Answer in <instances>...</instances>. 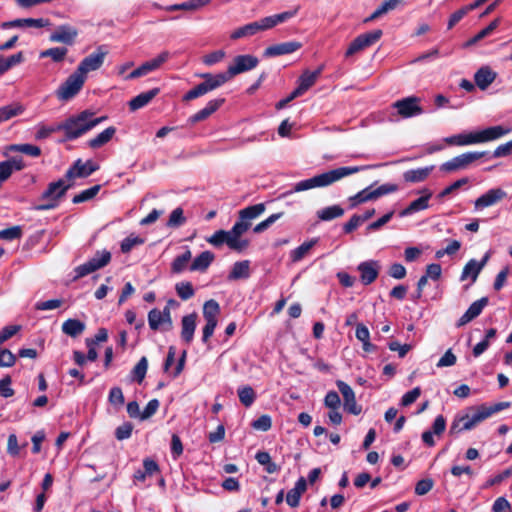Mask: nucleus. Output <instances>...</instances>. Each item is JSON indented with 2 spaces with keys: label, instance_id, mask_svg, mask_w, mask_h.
Listing matches in <instances>:
<instances>
[{
  "label": "nucleus",
  "instance_id": "1",
  "mask_svg": "<svg viewBox=\"0 0 512 512\" xmlns=\"http://www.w3.org/2000/svg\"><path fill=\"white\" fill-rule=\"evenodd\" d=\"M512 128L501 125L487 127L480 131L460 133L444 138L445 143L455 146H468L494 141L508 135Z\"/></svg>",
  "mask_w": 512,
  "mask_h": 512
},
{
  "label": "nucleus",
  "instance_id": "2",
  "mask_svg": "<svg viewBox=\"0 0 512 512\" xmlns=\"http://www.w3.org/2000/svg\"><path fill=\"white\" fill-rule=\"evenodd\" d=\"M371 166L339 167L312 178L297 182L290 193L302 192L313 188L326 187L342 178L370 168Z\"/></svg>",
  "mask_w": 512,
  "mask_h": 512
},
{
  "label": "nucleus",
  "instance_id": "3",
  "mask_svg": "<svg viewBox=\"0 0 512 512\" xmlns=\"http://www.w3.org/2000/svg\"><path fill=\"white\" fill-rule=\"evenodd\" d=\"M106 119L105 116L94 118L91 111L85 110L61 122V131H64L67 140H74L104 122Z\"/></svg>",
  "mask_w": 512,
  "mask_h": 512
},
{
  "label": "nucleus",
  "instance_id": "4",
  "mask_svg": "<svg viewBox=\"0 0 512 512\" xmlns=\"http://www.w3.org/2000/svg\"><path fill=\"white\" fill-rule=\"evenodd\" d=\"M246 232V226L235 223L229 231H216L207 238V242L215 247L225 243L231 250L242 252L249 246V240L242 238V235Z\"/></svg>",
  "mask_w": 512,
  "mask_h": 512
},
{
  "label": "nucleus",
  "instance_id": "5",
  "mask_svg": "<svg viewBox=\"0 0 512 512\" xmlns=\"http://www.w3.org/2000/svg\"><path fill=\"white\" fill-rule=\"evenodd\" d=\"M86 77L81 76L76 70L56 90V96L61 101H68L76 96L82 89Z\"/></svg>",
  "mask_w": 512,
  "mask_h": 512
},
{
  "label": "nucleus",
  "instance_id": "6",
  "mask_svg": "<svg viewBox=\"0 0 512 512\" xmlns=\"http://www.w3.org/2000/svg\"><path fill=\"white\" fill-rule=\"evenodd\" d=\"M259 64V59L250 54H242L235 56L228 65L226 73L230 80L241 74L253 70Z\"/></svg>",
  "mask_w": 512,
  "mask_h": 512
},
{
  "label": "nucleus",
  "instance_id": "7",
  "mask_svg": "<svg viewBox=\"0 0 512 512\" xmlns=\"http://www.w3.org/2000/svg\"><path fill=\"white\" fill-rule=\"evenodd\" d=\"M382 36V31L380 29H376L356 37L351 44L348 46L345 57H350L365 48L376 43Z\"/></svg>",
  "mask_w": 512,
  "mask_h": 512
},
{
  "label": "nucleus",
  "instance_id": "8",
  "mask_svg": "<svg viewBox=\"0 0 512 512\" xmlns=\"http://www.w3.org/2000/svg\"><path fill=\"white\" fill-rule=\"evenodd\" d=\"M486 152H466L443 163L440 169L445 172H453L467 168L472 162L480 159Z\"/></svg>",
  "mask_w": 512,
  "mask_h": 512
},
{
  "label": "nucleus",
  "instance_id": "9",
  "mask_svg": "<svg viewBox=\"0 0 512 512\" xmlns=\"http://www.w3.org/2000/svg\"><path fill=\"white\" fill-rule=\"evenodd\" d=\"M149 327L156 331H169L172 328L171 312L168 306H165L162 311L159 309H152L148 313Z\"/></svg>",
  "mask_w": 512,
  "mask_h": 512
},
{
  "label": "nucleus",
  "instance_id": "10",
  "mask_svg": "<svg viewBox=\"0 0 512 512\" xmlns=\"http://www.w3.org/2000/svg\"><path fill=\"white\" fill-rule=\"evenodd\" d=\"M419 102L418 97L410 96L394 102L392 107L397 110L398 115L402 118H411L423 113Z\"/></svg>",
  "mask_w": 512,
  "mask_h": 512
},
{
  "label": "nucleus",
  "instance_id": "11",
  "mask_svg": "<svg viewBox=\"0 0 512 512\" xmlns=\"http://www.w3.org/2000/svg\"><path fill=\"white\" fill-rule=\"evenodd\" d=\"M107 51L103 47H99L96 52L85 57L77 67L76 71L85 76L88 72L98 70L104 63Z\"/></svg>",
  "mask_w": 512,
  "mask_h": 512
},
{
  "label": "nucleus",
  "instance_id": "12",
  "mask_svg": "<svg viewBox=\"0 0 512 512\" xmlns=\"http://www.w3.org/2000/svg\"><path fill=\"white\" fill-rule=\"evenodd\" d=\"M508 407H510V402H499L490 406L480 405L474 409L472 414H467V416L473 422L474 426H477L479 423L491 417L493 414L500 412Z\"/></svg>",
  "mask_w": 512,
  "mask_h": 512
},
{
  "label": "nucleus",
  "instance_id": "13",
  "mask_svg": "<svg viewBox=\"0 0 512 512\" xmlns=\"http://www.w3.org/2000/svg\"><path fill=\"white\" fill-rule=\"evenodd\" d=\"M99 169V166L94 163L93 161L89 160L86 162H83L81 159H78L75 161L73 166H71L65 174V177L68 180H72L75 178H85L90 176L92 173L97 171Z\"/></svg>",
  "mask_w": 512,
  "mask_h": 512
},
{
  "label": "nucleus",
  "instance_id": "14",
  "mask_svg": "<svg viewBox=\"0 0 512 512\" xmlns=\"http://www.w3.org/2000/svg\"><path fill=\"white\" fill-rule=\"evenodd\" d=\"M322 71V65L313 72L305 70L298 79V86L292 91V97H299L309 90L316 83Z\"/></svg>",
  "mask_w": 512,
  "mask_h": 512
},
{
  "label": "nucleus",
  "instance_id": "15",
  "mask_svg": "<svg viewBox=\"0 0 512 512\" xmlns=\"http://www.w3.org/2000/svg\"><path fill=\"white\" fill-rule=\"evenodd\" d=\"M507 196V193L501 188L490 189L474 202V208L476 211L490 207L501 201Z\"/></svg>",
  "mask_w": 512,
  "mask_h": 512
},
{
  "label": "nucleus",
  "instance_id": "16",
  "mask_svg": "<svg viewBox=\"0 0 512 512\" xmlns=\"http://www.w3.org/2000/svg\"><path fill=\"white\" fill-rule=\"evenodd\" d=\"M490 258V252H487L481 261H477L475 259L469 260L466 265L464 266L460 280L465 281L467 279H471V282L474 283L482 269L487 264L488 260Z\"/></svg>",
  "mask_w": 512,
  "mask_h": 512
},
{
  "label": "nucleus",
  "instance_id": "17",
  "mask_svg": "<svg viewBox=\"0 0 512 512\" xmlns=\"http://www.w3.org/2000/svg\"><path fill=\"white\" fill-rule=\"evenodd\" d=\"M78 36V30L68 24L58 26L50 35L49 40L55 43L72 45Z\"/></svg>",
  "mask_w": 512,
  "mask_h": 512
},
{
  "label": "nucleus",
  "instance_id": "18",
  "mask_svg": "<svg viewBox=\"0 0 512 512\" xmlns=\"http://www.w3.org/2000/svg\"><path fill=\"white\" fill-rule=\"evenodd\" d=\"M380 268L381 265L376 260L361 262L357 267L358 271L360 272L361 282L364 285L373 283L379 275Z\"/></svg>",
  "mask_w": 512,
  "mask_h": 512
},
{
  "label": "nucleus",
  "instance_id": "19",
  "mask_svg": "<svg viewBox=\"0 0 512 512\" xmlns=\"http://www.w3.org/2000/svg\"><path fill=\"white\" fill-rule=\"evenodd\" d=\"M297 13V9L291 11H285L279 14L267 16L257 20L259 32L272 29L278 24L284 23L289 19L293 18Z\"/></svg>",
  "mask_w": 512,
  "mask_h": 512
},
{
  "label": "nucleus",
  "instance_id": "20",
  "mask_svg": "<svg viewBox=\"0 0 512 512\" xmlns=\"http://www.w3.org/2000/svg\"><path fill=\"white\" fill-rule=\"evenodd\" d=\"M336 385L343 396L345 409L351 414L358 415L361 412V408L357 405L352 388L341 380H338Z\"/></svg>",
  "mask_w": 512,
  "mask_h": 512
},
{
  "label": "nucleus",
  "instance_id": "21",
  "mask_svg": "<svg viewBox=\"0 0 512 512\" xmlns=\"http://www.w3.org/2000/svg\"><path fill=\"white\" fill-rule=\"evenodd\" d=\"M265 210L266 206L264 203L248 206L239 211V220L236 223L246 226V230L248 231L251 226V222L262 215Z\"/></svg>",
  "mask_w": 512,
  "mask_h": 512
},
{
  "label": "nucleus",
  "instance_id": "22",
  "mask_svg": "<svg viewBox=\"0 0 512 512\" xmlns=\"http://www.w3.org/2000/svg\"><path fill=\"white\" fill-rule=\"evenodd\" d=\"M302 47L298 41H288L271 45L264 50L265 57H276L296 52Z\"/></svg>",
  "mask_w": 512,
  "mask_h": 512
},
{
  "label": "nucleus",
  "instance_id": "23",
  "mask_svg": "<svg viewBox=\"0 0 512 512\" xmlns=\"http://www.w3.org/2000/svg\"><path fill=\"white\" fill-rule=\"evenodd\" d=\"M49 25V20L44 18H24V19H15L12 21L3 22L1 24V28L6 30L10 28H26V27H34V28H43Z\"/></svg>",
  "mask_w": 512,
  "mask_h": 512
},
{
  "label": "nucleus",
  "instance_id": "24",
  "mask_svg": "<svg viewBox=\"0 0 512 512\" xmlns=\"http://www.w3.org/2000/svg\"><path fill=\"white\" fill-rule=\"evenodd\" d=\"M487 304H488L487 297H482L481 299L473 302L469 306L467 311L459 318V320L457 322V326L458 327L464 326L467 323H469L470 321H472L473 319H475L476 317H478L481 314V312L483 311V309L486 307Z\"/></svg>",
  "mask_w": 512,
  "mask_h": 512
},
{
  "label": "nucleus",
  "instance_id": "25",
  "mask_svg": "<svg viewBox=\"0 0 512 512\" xmlns=\"http://www.w3.org/2000/svg\"><path fill=\"white\" fill-rule=\"evenodd\" d=\"M70 184H66L63 179H59L56 182H52L48 185L47 189L43 192L41 199H55L56 203H59L66 191L70 188Z\"/></svg>",
  "mask_w": 512,
  "mask_h": 512
},
{
  "label": "nucleus",
  "instance_id": "26",
  "mask_svg": "<svg viewBox=\"0 0 512 512\" xmlns=\"http://www.w3.org/2000/svg\"><path fill=\"white\" fill-rule=\"evenodd\" d=\"M497 73L489 66H482L474 74V81L480 90H486L496 79Z\"/></svg>",
  "mask_w": 512,
  "mask_h": 512
},
{
  "label": "nucleus",
  "instance_id": "27",
  "mask_svg": "<svg viewBox=\"0 0 512 512\" xmlns=\"http://www.w3.org/2000/svg\"><path fill=\"white\" fill-rule=\"evenodd\" d=\"M224 101L225 100L223 98H217V99L210 100L204 108H202L197 113L192 115L188 121L191 124H195L197 122L207 119L209 116H211L214 112H216L222 106Z\"/></svg>",
  "mask_w": 512,
  "mask_h": 512
},
{
  "label": "nucleus",
  "instance_id": "28",
  "mask_svg": "<svg viewBox=\"0 0 512 512\" xmlns=\"http://www.w3.org/2000/svg\"><path fill=\"white\" fill-rule=\"evenodd\" d=\"M200 78L204 79L203 83L207 88L208 92L218 89L223 86L225 83L230 81L229 75L226 72L211 74V73H203L199 75Z\"/></svg>",
  "mask_w": 512,
  "mask_h": 512
},
{
  "label": "nucleus",
  "instance_id": "29",
  "mask_svg": "<svg viewBox=\"0 0 512 512\" xmlns=\"http://www.w3.org/2000/svg\"><path fill=\"white\" fill-rule=\"evenodd\" d=\"M434 168V165H430L426 167L407 170L403 173V179L405 182L408 183L423 182L429 177Z\"/></svg>",
  "mask_w": 512,
  "mask_h": 512
},
{
  "label": "nucleus",
  "instance_id": "30",
  "mask_svg": "<svg viewBox=\"0 0 512 512\" xmlns=\"http://www.w3.org/2000/svg\"><path fill=\"white\" fill-rule=\"evenodd\" d=\"M426 194L419 197L418 199L412 201L405 209L400 211V217H406L412 215L418 211L425 210L429 207V199L432 196V193L428 190H425Z\"/></svg>",
  "mask_w": 512,
  "mask_h": 512
},
{
  "label": "nucleus",
  "instance_id": "31",
  "mask_svg": "<svg viewBox=\"0 0 512 512\" xmlns=\"http://www.w3.org/2000/svg\"><path fill=\"white\" fill-rule=\"evenodd\" d=\"M307 489V483L304 477H300L295 486L288 491L286 495V502L290 507H297L300 503L302 494Z\"/></svg>",
  "mask_w": 512,
  "mask_h": 512
},
{
  "label": "nucleus",
  "instance_id": "32",
  "mask_svg": "<svg viewBox=\"0 0 512 512\" xmlns=\"http://www.w3.org/2000/svg\"><path fill=\"white\" fill-rule=\"evenodd\" d=\"M182 330H181V338L182 340L190 344L194 337V332L196 329V314H189L182 318Z\"/></svg>",
  "mask_w": 512,
  "mask_h": 512
},
{
  "label": "nucleus",
  "instance_id": "33",
  "mask_svg": "<svg viewBox=\"0 0 512 512\" xmlns=\"http://www.w3.org/2000/svg\"><path fill=\"white\" fill-rule=\"evenodd\" d=\"M185 355H186V353L184 352L182 357L179 359L177 365L175 366V368L173 370H171V366L175 362V350L173 347H170L167 357H166V360H165V363H164V371L169 372L173 378L177 377L182 372V370L184 368Z\"/></svg>",
  "mask_w": 512,
  "mask_h": 512
},
{
  "label": "nucleus",
  "instance_id": "34",
  "mask_svg": "<svg viewBox=\"0 0 512 512\" xmlns=\"http://www.w3.org/2000/svg\"><path fill=\"white\" fill-rule=\"evenodd\" d=\"M159 88H153L149 91L140 93L136 97L130 100L129 102V108L131 111H136L140 108H143L147 104L151 102V100L158 95Z\"/></svg>",
  "mask_w": 512,
  "mask_h": 512
},
{
  "label": "nucleus",
  "instance_id": "35",
  "mask_svg": "<svg viewBox=\"0 0 512 512\" xmlns=\"http://www.w3.org/2000/svg\"><path fill=\"white\" fill-rule=\"evenodd\" d=\"M214 260V254L210 251H203L191 263L190 271H205Z\"/></svg>",
  "mask_w": 512,
  "mask_h": 512
},
{
  "label": "nucleus",
  "instance_id": "36",
  "mask_svg": "<svg viewBox=\"0 0 512 512\" xmlns=\"http://www.w3.org/2000/svg\"><path fill=\"white\" fill-rule=\"evenodd\" d=\"M170 58V53L168 51H163L159 55H157L155 58L150 59L146 62H144L142 65H140L142 71L145 75L149 74L150 72H153L161 67L162 64H164L168 59Z\"/></svg>",
  "mask_w": 512,
  "mask_h": 512
},
{
  "label": "nucleus",
  "instance_id": "37",
  "mask_svg": "<svg viewBox=\"0 0 512 512\" xmlns=\"http://www.w3.org/2000/svg\"><path fill=\"white\" fill-rule=\"evenodd\" d=\"M116 129L112 126L106 128L96 137L89 140L88 145L93 149H97L107 144L115 135Z\"/></svg>",
  "mask_w": 512,
  "mask_h": 512
},
{
  "label": "nucleus",
  "instance_id": "38",
  "mask_svg": "<svg viewBox=\"0 0 512 512\" xmlns=\"http://www.w3.org/2000/svg\"><path fill=\"white\" fill-rule=\"evenodd\" d=\"M250 276V261L243 260L234 263L233 268L229 274L230 280L246 279Z\"/></svg>",
  "mask_w": 512,
  "mask_h": 512
},
{
  "label": "nucleus",
  "instance_id": "39",
  "mask_svg": "<svg viewBox=\"0 0 512 512\" xmlns=\"http://www.w3.org/2000/svg\"><path fill=\"white\" fill-rule=\"evenodd\" d=\"M85 330V323L78 319H68L62 324V331L64 334L77 337Z\"/></svg>",
  "mask_w": 512,
  "mask_h": 512
},
{
  "label": "nucleus",
  "instance_id": "40",
  "mask_svg": "<svg viewBox=\"0 0 512 512\" xmlns=\"http://www.w3.org/2000/svg\"><path fill=\"white\" fill-rule=\"evenodd\" d=\"M317 242L318 238H313L309 241L302 243L297 248L293 249L290 252V258L292 262H299L300 260H302L309 253V251L317 244Z\"/></svg>",
  "mask_w": 512,
  "mask_h": 512
},
{
  "label": "nucleus",
  "instance_id": "41",
  "mask_svg": "<svg viewBox=\"0 0 512 512\" xmlns=\"http://www.w3.org/2000/svg\"><path fill=\"white\" fill-rule=\"evenodd\" d=\"M344 209L339 205H332L317 211V217L321 221H331L343 216Z\"/></svg>",
  "mask_w": 512,
  "mask_h": 512
},
{
  "label": "nucleus",
  "instance_id": "42",
  "mask_svg": "<svg viewBox=\"0 0 512 512\" xmlns=\"http://www.w3.org/2000/svg\"><path fill=\"white\" fill-rule=\"evenodd\" d=\"M6 152H21L31 157H38L41 154V149L32 144H11L6 147Z\"/></svg>",
  "mask_w": 512,
  "mask_h": 512
},
{
  "label": "nucleus",
  "instance_id": "43",
  "mask_svg": "<svg viewBox=\"0 0 512 512\" xmlns=\"http://www.w3.org/2000/svg\"><path fill=\"white\" fill-rule=\"evenodd\" d=\"M192 258L191 251L186 249L181 255H178L171 264V271L175 274L182 273Z\"/></svg>",
  "mask_w": 512,
  "mask_h": 512
},
{
  "label": "nucleus",
  "instance_id": "44",
  "mask_svg": "<svg viewBox=\"0 0 512 512\" xmlns=\"http://www.w3.org/2000/svg\"><path fill=\"white\" fill-rule=\"evenodd\" d=\"M220 313V306L217 301L210 299L203 305V317L205 321L218 322L217 317Z\"/></svg>",
  "mask_w": 512,
  "mask_h": 512
},
{
  "label": "nucleus",
  "instance_id": "45",
  "mask_svg": "<svg viewBox=\"0 0 512 512\" xmlns=\"http://www.w3.org/2000/svg\"><path fill=\"white\" fill-rule=\"evenodd\" d=\"M25 108L19 103L0 107V123L11 119L12 117L21 115Z\"/></svg>",
  "mask_w": 512,
  "mask_h": 512
},
{
  "label": "nucleus",
  "instance_id": "46",
  "mask_svg": "<svg viewBox=\"0 0 512 512\" xmlns=\"http://www.w3.org/2000/svg\"><path fill=\"white\" fill-rule=\"evenodd\" d=\"M257 33H259L258 24L256 21H254L237 28L231 33L230 37L231 39L236 40L244 37L253 36Z\"/></svg>",
  "mask_w": 512,
  "mask_h": 512
},
{
  "label": "nucleus",
  "instance_id": "47",
  "mask_svg": "<svg viewBox=\"0 0 512 512\" xmlns=\"http://www.w3.org/2000/svg\"><path fill=\"white\" fill-rule=\"evenodd\" d=\"M475 426L470 418L466 415L457 417L450 427V433H461L463 431L471 430Z\"/></svg>",
  "mask_w": 512,
  "mask_h": 512
},
{
  "label": "nucleus",
  "instance_id": "48",
  "mask_svg": "<svg viewBox=\"0 0 512 512\" xmlns=\"http://www.w3.org/2000/svg\"><path fill=\"white\" fill-rule=\"evenodd\" d=\"M23 60L24 58L22 52H18L14 55L9 56L8 58H3L0 55V74H4L15 65L22 63Z\"/></svg>",
  "mask_w": 512,
  "mask_h": 512
},
{
  "label": "nucleus",
  "instance_id": "49",
  "mask_svg": "<svg viewBox=\"0 0 512 512\" xmlns=\"http://www.w3.org/2000/svg\"><path fill=\"white\" fill-rule=\"evenodd\" d=\"M68 53L65 47H53L40 52V58H51L54 62H61Z\"/></svg>",
  "mask_w": 512,
  "mask_h": 512
},
{
  "label": "nucleus",
  "instance_id": "50",
  "mask_svg": "<svg viewBox=\"0 0 512 512\" xmlns=\"http://www.w3.org/2000/svg\"><path fill=\"white\" fill-rule=\"evenodd\" d=\"M373 200H374V197H373L372 186L366 187L365 189L359 191L357 194H355L349 198L351 207H356L359 204H362V203H365L368 201H373Z\"/></svg>",
  "mask_w": 512,
  "mask_h": 512
},
{
  "label": "nucleus",
  "instance_id": "51",
  "mask_svg": "<svg viewBox=\"0 0 512 512\" xmlns=\"http://www.w3.org/2000/svg\"><path fill=\"white\" fill-rule=\"evenodd\" d=\"M35 129V139L43 140L48 138L52 133L61 131V125L60 123L55 125H44L40 123L35 127Z\"/></svg>",
  "mask_w": 512,
  "mask_h": 512
},
{
  "label": "nucleus",
  "instance_id": "52",
  "mask_svg": "<svg viewBox=\"0 0 512 512\" xmlns=\"http://www.w3.org/2000/svg\"><path fill=\"white\" fill-rule=\"evenodd\" d=\"M175 290L177 295L184 301L192 298L195 294L193 285L189 281H181L176 283Z\"/></svg>",
  "mask_w": 512,
  "mask_h": 512
},
{
  "label": "nucleus",
  "instance_id": "53",
  "mask_svg": "<svg viewBox=\"0 0 512 512\" xmlns=\"http://www.w3.org/2000/svg\"><path fill=\"white\" fill-rule=\"evenodd\" d=\"M111 260V253L107 250L97 251L88 261L92 263L95 271L106 266Z\"/></svg>",
  "mask_w": 512,
  "mask_h": 512
},
{
  "label": "nucleus",
  "instance_id": "54",
  "mask_svg": "<svg viewBox=\"0 0 512 512\" xmlns=\"http://www.w3.org/2000/svg\"><path fill=\"white\" fill-rule=\"evenodd\" d=\"M238 397L245 407H250L255 401L256 394L252 387L243 386L238 389Z\"/></svg>",
  "mask_w": 512,
  "mask_h": 512
},
{
  "label": "nucleus",
  "instance_id": "55",
  "mask_svg": "<svg viewBox=\"0 0 512 512\" xmlns=\"http://www.w3.org/2000/svg\"><path fill=\"white\" fill-rule=\"evenodd\" d=\"M209 2L210 0H189L181 4L172 5L168 8V10H196L200 7L207 5Z\"/></svg>",
  "mask_w": 512,
  "mask_h": 512
},
{
  "label": "nucleus",
  "instance_id": "56",
  "mask_svg": "<svg viewBox=\"0 0 512 512\" xmlns=\"http://www.w3.org/2000/svg\"><path fill=\"white\" fill-rule=\"evenodd\" d=\"M147 369H148V361H147L146 357H142L131 372L133 379L135 381H137L138 383H141L145 378Z\"/></svg>",
  "mask_w": 512,
  "mask_h": 512
},
{
  "label": "nucleus",
  "instance_id": "57",
  "mask_svg": "<svg viewBox=\"0 0 512 512\" xmlns=\"http://www.w3.org/2000/svg\"><path fill=\"white\" fill-rule=\"evenodd\" d=\"M144 238L131 234L121 242V251L129 253L134 247L144 244Z\"/></svg>",
  "mask_w": 512,
  "mask_h": 512
},
{
  "label": "nucleus",
  "instance_id": "58",
  "mask_svg": "<svg viewBox=\"0 0 512 512\" xmlns=\"http://www.w3.org/2000/svg\"><path fill=\"white\" fill-rule=\"evenodd\" d=\"M100 190V185L92 186L86 190L81 191L73 197V203L79 204L94 198Z\"/></svg>",
  "mask_w": 512,
  "mask_h": 512
},
{
  "label": "nucleus",
  "instance_id": "59",
  "mask_svg": "<svg viewBox=\"0 0 512 512\" xmlns=\"http://www.w3.org/2000/svg\"><path fill=\"white\" fill-rule=\"evenodd\" d=\"M398 190H399L398 185L393 184V183H385V184L380 185L377 188L372 187L374 200H376L379 197H382L384 195H388V194L397 192Z\"/></svg>",
  "mask_w": 512,
  "mask_h": 512
},
{
  "label": "nucleus",
  "instance_id": "60",
  "mask_svg": "<svg viewBox=\"0 0 512 512\" xmlns=\"http://www.w3.org/2000/svg\"><path fill=\"white\" fill-rule=\"evenodd\" d=\"M398 190H399L398 185L393 184V183H385V184L380 185L377 188L372 187L374 200H376L379 197H382L384 195H388V194L397 192Z\"/></svg>",
  "mask_w": 512,
  "mask_h": 512
},
{
  "label": "nucleus",
  "instance_id": "61",
  "mask_svg": "<svg viewBox=\"0 0 512 512\" xmlns=\"http://www.w3.org/2000/svg\"><path fill=\"white\" fill-rule=\"evenodd\" d=\"M398 190H399L398 185L393 184V183H385V184L380 185L377 188L372 187L374 200H376L379 197H382L384 195H388V194L397 192Z\"/></svg>",
  "mask_w": 512,
  "mask_h": 512
},
{
  "label": "nucleus",
  "instance_id": "62",
  "mask_svg": "<svg viewBox=\"0 0 512 512\" xmlns=\"http://www.w3.org/2000/svg\"><path fill=\"white\" fill-rule=\"evenodd\" d=\"M498 25L499 19L493 20L487 27L479 31L471 40H469L468 45L475 44L490 35L498 27Z\"/></svg>",
  "mask_w": 512,
  "mask_h": 512
},
{
  "label": "nucleus",
  "instance_id": "63",
  "mask_svg": "<svg viewBox=\"0 0 512 512\" xmlns=\"http://www.w3.org/2000/svg\"><path fill=\"white\" fill-rule=\"evenodd\" d=\"M186 222V218L184 216V211L182 208L178 207L174 209L169 217L167 222V226L169 227H179Z\"/></svg>",
  "mask_w": 512,
  "mask_h": 512
},
{
  "label": "nucleus",
  "instance_id": "64",
  "mask_svg": "<svg viewBox=\"0 0 512 512\" xmlns=\"http://www.w3.org/2000/svg\"><path fill=\"white\" fill-rule=\"evenodd\" d=\"M226 56L225 51L223 50H216L213 52H210L203 56L202 62L206 66H213L219 62H221Z\"/></svg>",
  "mask_w": 512,
  "mask_h": 512
}]
</instances>
